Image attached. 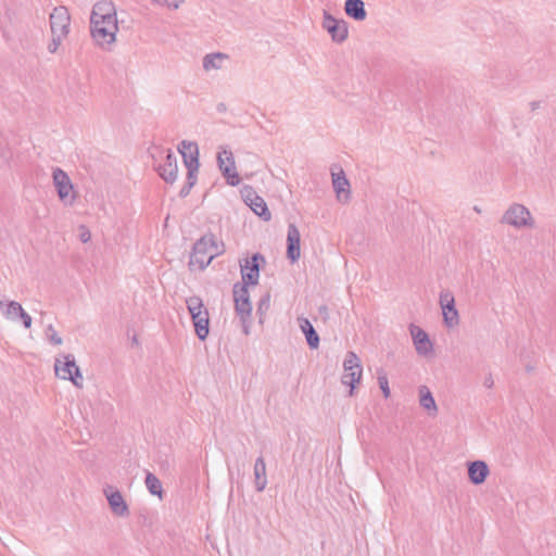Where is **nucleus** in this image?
<instances>
[{
	"mask_svg": "<svg viewBox=\"0 0 556 556\" xmlns=\"http://www.w3.org/2000/svg\"><path fill=\"white\" fill-rule=\"evenodd\" d=\"M89 31L93 43L103 51H112L118 41L119 20L112 0L97 1L90 12Z\"/></svg>",
	"mask_w": 556,
	"mask_h": 556,
	"instance_id": "1",
	"label": "nucleus"
},
{
	"mask_svg": "<svg viewBox=\"0 0 556 556\" xmlns=\"http://www.w3.org/2000/svg\"><path fill=\"white\" fill-rule=\"evenodd\" d=\"M178 151L184 159L185 166L187 167V182L180 190V197H187L191 188L197 182V173L199 170V149L198 144L192 141H182Z\"/></svg>",
	"mask_w": 556,
	"mask_h": 556,
	"instance_id": "2",
	"label": "nucleus"
},
{
	"mask_svg": "<svg viewBox=\"0 0 556 556\" xmlns=\"http://www.w3.org/2000/svg\"><path fill=\"white\" fill-rule=\"evenodd\" d=\"M160 177L167 184H174L178 177L177 156L169 149L154 148L151 152Z\"/></svg>",
	"mask_w": 556,
	"mask_h": 556,
	"instance_id": "3",
	"label": "nucleus"
},
{
	"mask_svg": "<svg viewBox=\"0 0 556 556\" xmlns=\"http://www.w3.org/2000/svg\"><path fill=\"white\" fill-rule=\"evenodd\" d=\"M502 223L517 230H531L536 227V222L530 210L521 203H513L504 212Z\"/></svg>",
	"mask_w": 556,
	"mask_h": 556,
	"instance_id": "4",
	"label": "nucleus"
},
{
	"mask_svg": "<svg viewBox=\"0 0 556 556\" xmlns=\"http://www.w3.org/2000/svg\"><path fill=\"white\" fill-rule=\"evenodd\" d=\"M54 371L58 378L71 381L78 389L84 388V376L73 354L58 356L54 361Z\"/></svg>",
	"mask_w": 556,
	"mask_h": 556,
	"instance_id": "5",
	"label": "nucleus"
},
{
	"mask_svg": "<svg viewBox=\"0 0 556 556\" xmlns=\"http://www.w3.org/2000/svg\"><path fill=\"white\" fill-rule=\"evenodd\" d=\"M52 180L59 200L65 206H72L78 198V193L74 188V185L70 176L61 168H54L52 173Z\"/></svg>",
	"mask_w": 556,
	"mask_h": 556,
	"instance_id": "6",
	"label": "nucleus"
},
{
	"mask_svg": "<svg viewBox=\"0 0 556 556\" xmlns=\"http://www.w3.org/2000/svg\"><path fill=\"white\" fill-rule=\"evenodd\" d=\"M217 254L218 247L216 245L213 236H204L195 242L190 263L193 265L197 264L203 269Z\"/></svg>",
	"mask_w": 556,
	"mask_h": 556,
	"instance_id": "7",
	"label": "nucleus"
},
{
	"mask_svg": "<svg viewBox=\"0 0 556 556\" xmlns=\"http://www.w3.org/2000/svg\"><path fill=\"white\" fill-rule=\"evenodd\" d=\"M343 370L344 372L341 377V382L350 386V395L352 396L354 394V389L361 381L363 375L362 363L356 353L352 351L346 353L343 362Z\"/></svg>",
	"mask_w": 556,
	"mask_h": 556,
	"instance_id": "8",
	"label": "nucleus"
},
{
	"mask_svg": "<svg viewBox=\"0 0 556 556\" xmlns=\"http://www.w3.org/2000/svg\"><path fill=\"white\" fill-rule=\"evenodd\" d=\"M233 301L237 315L244 325V333L249 332L248 326L245 325L250 319L252 313V303L248 291V286L236 283L233 286Z\"/></svg>",
	"mask_w": 556,
	"mask_h": 556,
	"instance_id": "9",
	"label": "nucleus"
},
{
	"mask_svg": "<svg viewBox=\"0 0 556 556\" xmlns=\"http://www.w3.org/2000/svg\"><path fill=\"white\" fill-rule=\"evenodd\" d=\"M321 27L326 30L333 42L342 43L349 36L348 23L344 20L334 17L329 11H323Z\"/></svg>",
	"mask_w": 556,
	"mask_h": 556,
	"instance_id": "10",
	"label": "nucleus"
},
{
	"mask_svg": "<svg viewBox=\"0 0 556 556\" xmlns=\"http://www.w3.org/2000/svg\"><path fill=\"white\" fill-rule=\"evenodd\" d=\"M111 513L118 518H127L130 515L129 506L123 493L114 485L106 484L103 488Z\"/></svg>",
	"mask_w": 556,
	"mask_h": 556,
	"instance_id": "11",
	"label": "nucleus"
},
{
	"mask_svg": "<svg viewBox=\"0 0 556 556\" xmlns=\"http://www.w3.org/2000/svg\"><path fill=\"white\" fill-rule=\"evenodd\" d=\"M217 163L227 182L230 186H238L240 177L237 173L232 152L229 149L222 148L217 153Z\"/></svg>",
	"mask_w": 556,
	"mask_h": 556,
	"instance_id": "12",
	"label": "nucleus"
},
{
	"mask_svg": "<svg viewBox=\"0 0 556 556\" xmlns=\"http://www.w3.org/2000/svg\"><path fill=\"white\" fill-rule=\"evenodd\" d=\"M230 61V55L225 52L214 51L206 53L202 58V72L210 76L226 71Z\"/></svg>",
	"mask_w": 556,
	"mask_h": 556,
	"instance_id": "13",
	"label": "nucleus"
},
{
	"mask_svg": "<svg viewBox=\"0 0 556 556\" xmlns=\"http://www.w3.org/2000/svg\"><path fill=\"white\" fill-rule=\"evenodd\" d=\"M409 334L415 348L416 353L422 357H430L433 355L434 348L428 333L415 324H410L408 327Z\"/></svg>",
	"mask_w": 556,
	"mask_h": 556,
	"instance_id": "14",
	"label": "nucleus"
},
{
	"mask_svg": "<svg viewBox=\"0 0 556 556\" xmlns=\"http://www.w3.org/2000/svg\"><path fill=\"white\" fill-rule=\"evenodd\" d=\"M332 187L338 202L346 204L351 200V185L340 166L331 168Z\"/></svg>",
	"mask_w": 556,
	"mask_h": 556,
	"instance_id": "15",
	"label": "nucleus"
},
{
	"mask_svg": "<svg viewBox=\"0 0 556 556\" xmlns=\"http://www.w3.org/2000/svg\"><path fill=\"white\" fill-rule=\"evenodd\" d=\"M260 262H264V257L256 253L251 258L240 262L242 283L245 286H256L260 278Z\"/></svg>",
	"mask_w": 556,
	"mask_h": 556,
	"instance_id": "16",
	"label": "nucleus"
},
{
	"mask_svg": "<svg viewBox=\"0 0 556 556\" xmlns=\"http://www.w3.org/2000/svg\"><path fill=\"white\" fill-rule=\"evenodd\" d=\"M0 309L8 319L21 321L25 328H30L33 318L23 309L18 302L0 300Z\"/></svg>",
	"mask_w": 556,
	"mask_h": 556,
	"instance_id": "17",
	"label": "nucleus"
},
{
	"mask_svg": "<svg viewBox=\"0 0 556 556\" xmlns=\"http://www.w3.org/2000/svg\"><path fill=\"white\" fill-rule=\"evenodd\" d=\"M71 16L65 7H56L50 14V28L52 35L66 37L70 31Z\"/></svg>",
	"mask_w": 556,
	"mask_h": 556,
	"instance_id": "18",
	"label": "nucleus"
},
{
	"mask_svg": "<svg viewBox=\"0 0 556 556\" xmlns=\"http://www.w3.org/2000/svg\"><path fill=\"white\" fill-rule=\"evenodd\" d=\"M243 199L251 210L264 220L267 222L271 218L266 202L252 188L243 190Z\"/></svg>",
	"mask_w": 556,
	"mask_h": 556,
	"instance_id": "19",
	"label": "nucleus"
},
{
	"mask_svg": "<svg viewBox=\"0 0 556 556\" xmlns=\"http://www.w3.org/2000/svg\"><path fill=\"white\" fill-rule=\"evenodd\" d=\"M287 257L291 263L298 262L301 257V235L294 224L288 226Z\"/></svg>",
	"mask_w": 556,
	"mask_h": 556,
	"instance_id": "20",
	"label": "nucleus"
},
{
	"mask_svg": "<svg viewBox=\"0 0 556 556\" xmlns=\"http://www.w3.org/2000/svg\"><path fill=\"white\" fill-rule=\"evenodd\" d=\"M468 480L475 484H483L491 471L489 465L484 460H473L467 464Z\"/></svg>",
	"mask_w": 556,
	"mask_h": 556,
	"instance_id": "21",
	"label": "nucleus"
},
{
	"mask_svg": "<svg viewBox=\"0 0 556 556\" xmlns=\"http://www.w3.org/2000/svg\"><path fill=\"white\" fill-rule=\"evenodd\" d=\"M418 401L422 409H425L430 417H435L439 412L437 402L427 386L418 388Z\"/></svg>",
	"mask_w": 556,
	"mask_h": 556,
	"instance_id": "22",
	"label": "nucleus"
},
{
	"mask_svg": "<svg viewBox=\"0 0 556 556\" xmlns=\"http://www.w3.org/2000/svg\"><path fill=\"white\" fill-rule=\"evenodd\" d=\"M345 14L357 22H363L367 18V12L363 0H346L344 3Z\"/></svg>",
	"mask_w": 556,
	"mask_h": 556,
	"instance_id": "23",
	"label": "nucleus"
},
{
	"mask_svg": "<svg viewBox=\"0 0 556 556\" xmlns=\"http://www.w3.org/2000/svg\"><path fill=\"white\" fill-rule=\"evenodd\" d=\"M195 333L200 340H205L210 332V317L208 312L192 317Z\"/></svg>",
	"mask_w": 556,
	"mask_h": 556,
	"instance_id": "24",
	"label": "nucleus"
},
{
	"mask_svg": "<svg viewBox=\"0 0 556 556\" xmlns=\"http://www.w3.org/2000/svg\"><path fill=\"white\" fill-rule=\"evenodd\" d=\"M255 488L258 492L264 491L267 485L266 464L263 457H258L254 464Z\"/></svg>",
	"mask_w": 556,
	"mask_h": 556,
	"instance_id": "25",
	"label": "nucleus"
},
{
	"mask_svg": "<svg viewBox=\"0 0 556 556\" xmlns=\"http://www.w3.org/2000/svg\"><path fill=\"white\" fill-rule=\"evenodd\" d=\"M443 324L447 329H454L458 327L460 317L455 304L441 308Z\"/></svg>",
	"mask_w": 556,
	"mask_h": 556,
	"instance_id": "26",
	"label": "nucleus"
},
{
	"mask_svg": "<svg viewBox=\"0 0 556 556\" xmlns=\"http://www.w3.org/2000/svg\"><path fill=\"white\" fill-rule=\"evenodd\" d=\"M300 326L306 337L307 344L312 349H317L319 345V337L316 333V331H315L314 327L312 326V324L309 323V320L306 318L300 319Z\"/></svg>",
	"mask_w": 556,
	"mask_h": 556,
	"instance_id": "27",
	"label": "nucleus"
},
{
	"mask_svg": "<svg viewBox=\"0 0 556 556\" xmlns=\"http://www.w3.org/2000/svg\"><path fill=\"white\" fill-rule=\"evenodd\" d=\"M144 484L152 495L157 496L160 500L163 498V486L160 479L155 475L148 472L144 479Z\"/></svg>",
	"mask_w": 556,
	"mask_h": 556,
	"instance_id": "28",
	"label": "nucleus"
},
{
	"mask_svg": "<svg viewBox=\"0 0 556 556\" xmlns=\"http://www.w3.org/2000/svg\"><path fill=\"white\" fill-rule=\"evenodd\" d=\"M186 304L191 318L207 311L203 304V301L199 296L188 298L186 300Z\"/></svg>",
	"mask_w": 556,
	"mask_h": 556,
	"instance_id": "29",
	"label": "nucleus"
},
{
	"mask_svg": "<svg viewBox=\"0 0 556 556\" xmlns=\"http://www.w3.org/2000/svg\"><path fill=\"white\" fill-rule=\"evenodd\" d=\"M151 5L167 10H178L185 3V0H148Z\"/></svg>",
	"mask_w": 556,
	"mask_h": 556,
	"instance_id": "30",
	"label": "nucleus"
},
{
	"mask_svg": "<svg viewBox=\"0 0 556 556\" xmlns=\"http://www.w3.org/2000/svg\"><path fill=\"white\" fill-rule=\"evenodd\" d=\"M453 304H455V298H454L453 292L448 289L441 290L440 294H439L440 308H443L445 306H451Z\"/></svg>",
	"mask_w": 556,
	"mask_h": 556,
	"instance_id": "31",
	"label": "nucleus"
},
{
	"mask_svg": "<svg viewBox=\"0 0 556 556\" xmlns=\"http://www.w3.org/2000/svg\"><path fill=\"white\" fill-rule=\"evenodd\" d=\"M378 383L379 388L383 393L384 399H389L391 395V390L389 387V380L387 374L383 370L378 371Z\"/></svg>",
	"mask_w": 556,
	"mask_h": 556,
	"instance_id": "32",
	"label": "nucleus"
},
{
	"mask_svg": "<svg viewBox=\"0 0 556 556\" xmlns=\"http://www.w3.org/2000/svg\"><path fill=\"white\" fill-rule=\"evenodd\" d=\"M45 336L46 339L53 345H61L63 342L62 338L59 336L58 331L52 326H49L45 330Z\"/></svg>",
	"mask_w": 556,
	"mask_h": 556,
	"instance_id": "33",
	"label": "nucleus"
},
{
	"mask_svg": "<svg viewBox=\"0 0 556 556\" xmlns=\"http://www.w3.org/2000/svg\"><path fill=\"white\" fill-rule=\"evenodd\" d=\"M65 37H60L58 35H52V38L50 40V42L48 43V51L50 53H55L59 49V47L61 46V42L62 40L64 39Z\"/></svg>",
	"mask_w": 556,
	"mask_h": 556,
	"instance_id": "34",
	"label": "nucleus"
},
{
	"mask_svg": "<svg viewBox=\"0 0 556 556\" xmlns=\"http://www.w3.org/2000/svg\"><path fill=\"white\" fill-rule=\"evenodd\" d=\"M78 238L83 243H87L91 240V232L85 225L78 227Z\"/></svg>",
	"mask_w": 556,
	"mask_h": 556,
	"instance_id": "35",
	"label": "nucleus"
},
{
	"mask_svg": "<svg viewBox=\"0 0 556 556\" xmlns=\"http://www.w3.org/2000/svg\"><path fill=\"white\" fill-rule=\"evenodd\" d=\"M269 307V296L263 299L260 304H258V308L257 311L261 313V314H264Z\"/></svg>",
	"mask_w": 556,
	"mask_h": 556,
	"instance_id": "36",
	"label": "nucleus"
},
{
	"mask_svg": "<svg viewBox=\"0 0 556 556\" xmlns=\"http://www.w3.org/2000/svg\"><path fill=\"white\" fill-rule=\"evenodd\" d=\"M484 384H485L488 388H491V387H492V384H493V379H492V378H488V379H485Z\"/></svg>",
	"mask_w": 556,
	"mask_h": 556,
	"instance_id": "37",
	"label": "nucleus"
}]
</instances>
